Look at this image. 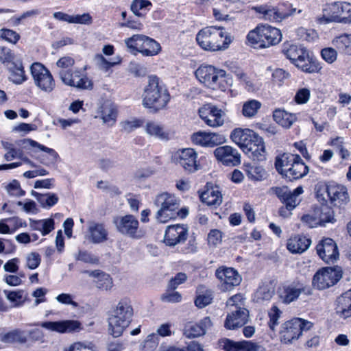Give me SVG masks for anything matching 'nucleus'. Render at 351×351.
<instances>
[{"label":"nucleus","instance_id":"47","mask_svg":"<svg viewBox=\"0 0 351 351\" xmlns=\"http://www.w3.org/2000/svg\"><path fill=\"white\" fill-rule=\"evenodd\" d=\"M143 45V49L141 50V54L143 56H154L159 53L161 51L160 45L154 39L146 36Z\"/></svg>","mask_w":351,"mask_h":351},{"label":"nucleus","instance_id":"56","mask_svg":"<svg viewBox=\"0 0 351 351\" xmlns=\"http://www.w3.org/2000/svg\"><path fill=\"white\" fill-rule=\"evenodd\" d=\"M95 283L96 287L102 291H110L113 287L112 278L106 273L100 274L99 279H97Z\"/></svg>","mask_w":351,"mask_h":351},{"label":"nucleus","instance_id":"20","mask_svg":"<svg viewBox=\"0 0 351 351\" xmlns=\"http://www.w3.org/2000/svg\"><path fill=\"white\" fill-rule=\"evenodd\" d=\"M319 256L326 263H334L339 258L337 243L330 238L322 239L316 247Z\"/></svg>","mask_w":351,"mask_h":351},{"label":"nucleus","instance_id":"37","mask_svg":"<svg viewBox=\"0 0 351 351\" xmlns=\"http://www.w3.org/2000/svg\"><path fill=\"white\" fill-rule=\"evenodd\" d=\"M101 118L103 122L110 126L113 125L117 119L116 106L110 101L104 102L100 108Z\"/></svg>","mask_w":351,"mask_h":351},{"label":"nucleus","instance_id":"42","mask_svg":"<svg viewBox=\"0 0 351 351\" xmlns=\"http://www.w3.org/2000/svg\"><path fill=\"white\" fill-rule=\"evenodd\" d=\"M244 171L247 178L252 181H261L267 177L265 169L260 165H244Z\"/></svg>","mask_w":351,"mask_h":351},{"label":"nucleus","instance_id":"12","mask_svg":"<svg viewBox=\"0 0 351 351\" xmlns=\"http://www.w3.org/2000/svg\"><path fill=\"white\" fill-rule=\"evenodd\" d=\"M114 223L117 231L133 239H139L144 235L143 231L139 228L138 219L132 215L119 216L114 219Z\"/></svg>","mask_w":351,"mask_h":351},{"label":"nucleus","instance_id":"10","mask_svg":"<svg viewBox=\"0 0 351 351\" xmlns=\"http://www.w3.org/2000/svg\"><path fill=\"white\" fill-rule=\"evenodd\" d=\"M324 193L327 194L330 204L337 207H343L350 201L347 188L341 184H329L320 185L317 188V197L319 201H326Z\"/></svg>","mask_w":351,"mask_h":351},{"label":"nucleus","instance_id":"40","mask_svg":"<svg viewBox=\"0 0 351 351\" xmlns=\"http://www.w3.org/2000/svg\"><path fill=\"white\" fill-rule=\"evenodd\" d=\"M0 340L6 343H25L27 341V337L23 330L14 329L6 333L1 334Z\"/></svg>","mask_w":351,"mask_h":351},{"label":"nucleus","instance_id":"23","mask_svg":"<svg viewBox=\"0 0 351 351\" xmlns=\"http://www.w3.org/2000/svg\"><path fill=\"white\" fill-rule=\"evenodd\" d=\"M39 325L47 330L60 333L73 332L82 328L81 323L77 320L44 322Z\"/></svg>","mask_w":351,"mask_h":351},{"label":"nucleus","instance_id":"21","mask_svg":"<svg viewBox=\"0 0 351 351\" xmlns=\"http://www.w3.org/2000/svg\"><path fill=\"white\" fill-rule=\"evenodd\" d=\"M217 160L226 166H237L241 163V154L238 150L229 145L217 147L214 150Z\"/></svg>","mask_w":351,"mask_h":351},{"label":"nucleus","instance_id":"19","mask_svg":"<svg viewBox=\"0 0 351 351\" xmlns=\"http://www.w3.org/2000/svg\"><path fill=\"white\" fill-rule=\"evenodd\" d=\"M274 193L286 205L287 208L293 210L300 202L299 195L303 193V188L300 186L291 191L287 186L273 189Z\"/></svg>","mask_w":351,"mask_h":351},{"label":"nucleus","instance_id":"57","mask_svg":"<svg viewBox=\"0 0 351 351\" xmlns=\"http://www.w3.org/2000/svg\"><path fill=\"white\" fill-rule=\"evenodd\" d=\"M265 147L264 141H263L261 143L256 145L253 150L247 153V155L253 160L263 161L265 159Z\"/></svg>","mask_w":351,"mask_h":351},{"label":"nucleus","instance_id":"50","mask_svg":"<svg viewBox=\"0 0 351 351\" xmlns=\"http://www.w3.org/2000/svg\"><path fill=\"white\" fill-rule=\"evenodd\" d=\"M94 62L100 70L107 71L111 67L120 64L121 58L117 57L114 61L111 62L106 60L101 54H96L94 57Z\"/></svg>","mask_w":351,"mask_h":351},{"label":"nucleus","instance_id":"6","mask_svg":"<svg viewBox=\"0 0 351 351\" xmlns=\"http://www.w3.org/2000/svg\"><path fill=\"white\" fill-rule=\"evenodd\" d=\"M282 39L279 29L269 25H258L247 36L248 43L254 48L264 49L278 44Z\"/></svg>","mask_w":351,"mask_h":351},{"label":"nucleus","instance_id":"26","mask_svg":"<svg viewBox=\"0 0 351 351\" xmlns=\"http://www.w3.org/2000/svg\"><path fill=\"white\" fill-rule=\"evenodd\" d=\"M226 319L224 326L228 330H234L242 327L249 320V311L246 308L241 310H230Z\"/></svg>","mask_w":351,"mask_h":351},{"label":"nucleus","instance_id":"18","mask_svg":"<svg viewBox=\"0 0 351 351\" xmlns=\"http://www.w3.org/2000/svg\"><path fill=\"white\" fill-rule=\"evenodd\" d=\"M191 140L194 145L204 147H214L226 141V138L222 134L204 131H199L193 134Z\"/></svg>","mask_w":351,"mask_h":351},{"label":"nucleus","instance_id":"9","mask_svg":"<svg viewBox=\"0 0 351 351\" xmlns=\"http://www.w3.org/2000/svg\"><path fill=\"white\" fill-rule=\"evenodd\" d=\"M154 204L158 208L156 213V220L160 223H167L176 219V209L180 207V199L173 193L162 192L156 196Z\"/></svg>","mask_w":351,"mask_h":351},{"label":"nucleus","instance_id":"45","mask_svg":"<svg viewBox=\"0 0 351 351\" xmlns=\"http://www.w3.org/2000/svg\"><path fill=\"white\" fill-rule=\"evenodd\" d=\"M152 5L149 0H133L130 5V10L135 16L144 17Z\"/></svg>","mask_w":351,"mask_h":351},{"label":"nucleus","instance_id":"7","mask_svg":"<svg viewBox=\"0 0 351 351\" xmlns=\"http://www.w3.org/2000/svg\"><path fill=\"white\" fill-rule=\"evenodd\" d=\"M322 15L317 17L319 24L339 23H351V3L346 1H337L328 3L322 10Z\"/></svg>","mask_w":351,"mask_h":351},{"label":"nucleus","instance_id":"32","mask_svg":"<svg viewBox=\"0 0 351 351\" xmlns=\"http://www.w3.org/2000/svg\"><path fill=\"white\" fill-rule=\"evenodd\" d=\"M254 134L255 132L252 130L236 128L231 132L230 138L243 149L252 141Z\"/></svg>","mask_w":351,"mask_h":351},{"label":"nucleus","instance_id":"63","mask_svg":"<svg viewBox=\"0 0 351 351\" xmlns=\"http://www.w3.org/2000/svg\"><path fill=\"white\" fill-rule=\"evenodd\" d=\"M26 266L29 269H35L41 262V257L37 252H31L26 256Z\"/></svg>","mask_w":351,"mask_h":351},{"label":"nucleus","instance_id":"61","mask_svg":"<svg viewBox=\"0 0 351 351\" xmlns=\"http://www.w3.org/2000/svg\"><path fill=\"white\" fill-rule=\"evenodd\" d=\"M213 300V294L210 291H206L202 294H199L195 300V305L200 308H204L207 305L210 304Z\"/></svg>","mask_w":351,"mask_h":351},{"label":"nucleus","instance_id":"55","mask_svg":"<svg viewBox=\"0 0 351 351\" xmlns=\"http://www.w3.org/2000/svg\"><path fill=\"white\" fill-rule=\"evenodd\" d=\"M223 233L218 229H212L207 236L208 244L211 247H216L221 243Z\"/></svg>","mask_w":351,"mask_h":351},{"label":"nucleus","instance_id":"39","mask_svg":"<svg viewBox=\"0 0 351 351\" xmlns=\"http://www.w3.org/2000/svg\"><path fill=\"white\" fill-rule=\"evenodd\" d=\"M315 210L319 226H324L328 223H333L336 221L335 213L330 207L324 205L316 208Z\"/></svg>","mask_w":351,"mask_h":351},{"label":"nucleus","instance_id":"34","mask_svg":"<svg viewBox=\"0 0 351 351\" xmlns=\"http://www.w3.org/2000/svg\"><path fill=\"white\" fill-rule=\"evenodd\" d=\"M336 312L343 318L351 317V289L337 298Z\"/></svg>","mask_w":351,"mask_h":351},{"label":"nucleus","instance_id":"64","mask_svg":"<svg viewBox=\"0 0 351 351\" xmlns=\"http://www.w3.org/2000/svg\"><path fill=\"white\" fill-rule=\"evenodd\" d=\"M7 192L12 196L20 197L25 195V191L21 188L19 182L13 180L6 186Z\"/></svg>","mask_w":351,"mask_h":351},{"label":"nucleus","instance_id":"17","mask_svg":"<svg viewBox=\"0 0 351 351\" xmlns=\"http://www.w3.org/2000/svg\"><path fill=\"white\" fill-rule=\"evenodd\" d=\"M215 276L219 280L221 291H228L240 285L241 276L232 267H221L215 271Z\"/></svg>","mask_w":351,"mask_h":351},{"label":"nucleus","instance_id":"30","mask_svg":"<svg viewBox=\"0 0 351 351\" xmlns=\"http://www.w3.org/2000/svg\"><path fill=\"white\" fill-rule=\"evenodd\" d=\"M304 288L302 285L299 283H291L283 287L280 291V297L283 302L289 304L298 298Z\"/></svg>","mask_w":351,"mask_h":351},{"label":"nucleus","instance_id":"8","mask_svg":"<svg viewBox=\"0 0 351 351\" xmlns=\"http://www.w3.org/2000/svg\"><path fill=\"white\" fill-rule=\"evenodd\" d=\"M195 74L199 82L208 88L225 91L227 88L226 73L223 69L210 64H202Z\"/></svg>","mask_w":351,"mask_h":351},{"label":"nucleus","instance_id":"52","mask_svg":"<svg viewBox=\"0 0 351 351\" xmlns=\"http://www.w3.org/2000/svg\"><path fill=\"white\" fill-rule=\"evenodd\" d=\"M63 351H96V346L90 341H77L65 347Z\"/></svg>","mask_w":351,"mask_h":351},{"label":"nucleus","instance_id":"35","mask_svg":"<svg viewBox=\"0 0 351 351\" xmlns=\"http://www.w3.org/2000/svg\"><path fill=\"white\" fill-rule=\"evenodd\" d=\"M311 240L305 236L297 235L289 239L287 249L292 253H302L311 245Z\"/></svg>","mask_w":351,"mask_h":351},{"label":"nucleus","instance_id":"49","mask_svg":"<svg viewBox=\"0 0 351 351\" xmlns=\"http://www.w3.org/2000/svg\"><path fill=\"white\" fill-rule=\"evenodd\" d=\"M82 73L80 71H71L69 70L60 71L59 75L62 82L70 86L75 87L77 80L80 77Z\"/></svg>","mask_w":351,"mask_h":351},{"label":"nucleus","instance_id":"59","mask_svg":"<svg viewBox=\"0 0 351 351\" xmlns=\"http://www.w3.org/2000/svg\"><path fill=\"white\" fill-rule=\"evenodd\" d=\"M14 53L12 51L6 47H0V62L7 66H10L12 62H14Z\"/></svg>","mask_w":351,"mask_h":351},{"label":"nucleus","instance_id":"13","mask_svg":"<svg viewBox=\"0 0 351 351\" xmlns=\"http://www.w3.org/2000/svg\"><path fill=\"white\" fill-rule=\"evenodd\" d=\"M342 278L341 267L323 268L314 275L313 285L318 289H325L335 285Z\"/></svg>","mask_w":351,"mask_h":351},{"label":"nucleus","instance_id":"38","mask_svg":"<svg viewBox=\"0 0 351 351\" xmlns=\"http://www.w3.org/2000/svg\"><path fill=\"white\" fill-rule=\"evenodd\" d=\"M273 117L278 124L285 128H289L297 119L296 114L281 109L276 110Z\"/></svg>","mask_w":351,"mask_h":351},{"label":"nucleus","instance_id":"2","mask_svg":"<svg viewBox=\"0 0 351 351\" xmlns=\"http://www.w3.org/2000/svg\"><path fill=\"white\" fill-rule=\"evenodd\" d=\"M196 40L202 49L210 51L225 50L232 42L231 36L224 28L216 26L201 29L196 36Z\"/></svg>","mask_w":351,"mask_h":351},{"label":"nucleus","instance_id":"14","mask_svg":"<svg viewBox=\"0 0 351 351\" xmlns=\"http://www.w3.org/2000/svg\"><path fill=\"white\" fill-rule=\"evenodd\" d=\"M35 85L41 90L50 93L55 88V82L49 71L39 62H34L30 67Z\"/></svg>","mask_w":351,"mask_h":351},{"label":"nucleus","instance_id":"1","mask_svg":"<svg viewBox=\"0 0 351 351\" xmlns=\"http://www.w3.org/2000/svg\"><path fill=\"white\" fill-rule=\"evenodd\" d=\"M170 100V95L166 87L160 82L156 75L148 78V84L144 89L142 104L145 108L158 112L166 108Z\"/></svg>","mask_w":351,"mask_h":351},{"label":"nucleus","instance_id":"46","mask_svg":"<svg viewBox=\"0 0 351 351\" xmlns=\"http://www.w3.org/2000/svg\"><path fill=\"white\" fill-rule=\"evenodd\" d=\"M230 8L227 5L221 4L218 1L215 3L213 8V15L215 20L218 21H232V17L229 14Z\"/></svg>","mask_w":351,"mask_h":351},{"label":"nucleus","instance_id":"60","mask_svg":"<svg viewBox=\"0 0 351 351\" xmlns=\"http://www.w3.org/2000/svg\"><path fill=\"white\" fill-rule=\"evenodd\" d=\"M245 300L242 294H236L228 300L227 306L232 308L231 310H241L245 308Z\"/></svg>","mask_w":351,"mask_h":351},{"label":"nucleus","instance_id":"44","mask_svg":"<svg viewBox=\"0 0 351 351\" xmlns=\"http://www.w3.org/2000/svg\"><path fill=\"white\" fill-rule=\"evenodd\" d=\"M274 287L271 283L261 285L254 294V300L257 302L269 300L274 294Z\"/></svg>","mask_w":351,"mask_h":351},{"label":"nucleus","instance_id":"15","mask_svg":"<svg viewBox=\"0 0 351 351\" xmlns=\"http://www.w3.org/2000/svg\"><path fill=\"white\" fill-rule=\"evenodd\" d=\"M202 120L209 127L219 128L226 121V114L222 109L212 104L203 105L198 110Z\"/></svg>","mask_w":351,"mask_h":351},{"label":"nucleus","instance_id":"5","mask_svg":"<svg viewBox=\"0 0 351 351\" xmlns=\"http://www.w3.org/2000/svg\"><path fill=\"white\" fill-rule=\"evenodd\" d=\"M282 53L298 69L305 73H318L322 67L312 57L308 51L300 45L285 43L283 44Z\"/></svg>","mask_w":351,"mask_h":351},{"label":"nucleus","instance_id":"11","mask_svg":"<svg viewBox=\"0 0 351 351\" xmlns=\"http://www.w3.org/2000/svg\"><path fill=\"white\" fill-rule=\"evenodd\" d=\"M312 327V322L301 318H295L286 322L282 324L280 330L281 341L285 343H291L301 336L303 330H308Z\"/></svg>","mask_w":351,"mask_h":351},{"label":"nucleus","instance_id":"29","mask_svg":"<svg viewBox=\"0 0 351 351\" xmlns=\"http://www.w3.org/2000/svg\"><path fill=\"white\" fill-rule=\"evenodd\" d=\"M212 326L209 317H206L198 323H189L185 326L184 335L189 338H195L204 335Z\"/></svg>","mask_w":351,"mask_h":351},{"label":"nucleus","instance_id":"36","mask_svg":"<svg viewBox=\"0 0 351 351\" xmlns=\"http://www.w3.org/2000/svg\"><path fill=\"white\" fill-rule=\"evenodd\" d=\"M332 44L341 54L351 56V34H340L332 40Z\"/></svg>","mask_w":351,"mask_h":351},{"label":"nucleus","instance_id":"48","mask_svg":"<svg viewBox=\"0 0 351 351\" xmlns=\"http://www.w3.org/2000/svg\"><path fill=\"white\" fill-rule=\"evenodd\" d=\"M32 194L44 208L53 206L57 204L59 199L58 195L55 193H48L46 194H40L33 191Z\"/></svg>","mask_w":351,"mask_h":351},{"label":"nucleus","instance_id":"27","mask_svg":"<svg viewBox=\"0 0 351 351\" xmlns=\"http://www.w3.org/2000/svg\"><path fill=\"white\" fill-rule=\"evenodd\" d=\"M88 233V239L94 244L101 243L108 240V232L102 223L89 221Z\"/></svg>","mask_w":351,"mask_h":351},{"label":"nucleus","instance_id":"54","mask_svg":"<svg viewBox=\"0 0 351 351\" xmlns=\"http://www.w3.org/2000/svg\"><path fill=\"white\" fill-rule=\"evenodd\" d=\"M4 293L8 300L12 303L14 306H19L24 302V291L23 290L5 291Z\"/></svg>","mask_w":351,"mask_h":351},{"label":"nucleus","instance_id":"33","mask_svg":"<svg viewBox=\"0 0 351 351\" xmlns=\"http://www.w3.org/2000/svg\"><path fill=\"white\" fill-rule=\"evenodd\" d=\"M145 130L149 136L161 141H167L169 134L165 130L164 126L154 121H149L145 125Z\"/></svg>","mask_w":351,"mask_h":351},{"label":"nucleus","instance_id":"22","mask_svg":"<svg viewBox=\"0 0 351 351\" xmlns=\"http://www.w3.org/2000/svg\"><path fill=\"white\" fill-rule=\"evenodd\" d=\"M188 234V228L184 225L168 226L164 236V243L170 247L176 246L185 241Z\"/></svg>","mask_w":351,"mask_h":351},{"label":"nucleus","instance_id":"25","mask_svg":"<svg viewBox=\"0 0 351 351\" xmlns=\"http://www.w3.org/2000/svg\"><path fill=\"white\" fill-rule=\"evenodd\" d=\"M221 346L225 351H265L264 347L250 341H234L224 339Z\"/></svg>","mask_w":351,"mask_h":351},{"label":"nucleus","instance_id":"16","mask_svg":"<svg viewBox=\"0 0 351 351\" xmlns=\"http://www.w3.org/2000/svg\"><path fill=\"white\" fill-rule=\"evenodd\" d=\"M198 154L193 148H184L177 151L173 156L174 162L189 173H194L200 168L197 162Z\"/></svg>","mask_w":351,"mask_h":351},{"label":"nucleus","instance_id":"51","mask_svg":"<svg viewBox=\"0 0 351 351\" xmlns=\"http://www.w3.org/2000/svg\"><path fill=\"white\" fill-rule=\"evenodd\" d=\"M261 107V103L255 99H251L245 102L243 105L242 113L245 117H254Z\"/></svg>","mask_w":351,"mask_h":351},{"label":"nucleus","instance_id":"58","mask_svg":"<svg viewBox=\"0 0 351 351\" xmlns=\"http://www.w3.org/2000/svg\"><path fill=\"white\" fill-rule=\"evenodd\" d=\"M0 38L10 43L16 44L20 39V35L12 29L2 28L0 29Z\"/></svg>","mask_w":351,"mask_h":351},{"label":"nucleus","instance_id":"31","mask_svg":"<svg viewBox=\"0 0 351 351\" xmlns=\"http://www.w3.org/2000/svg\"><path fill=\"white\" fill-rule=\"evenodd\" d=\"M7 68L9 73L8 79L12 83L21 84L27 80V76L22 62H12Z\"/></svg>","mask_w":351,"mask_h":351},{"label":"nucleus","instance_id":"41","mask_svg":"<svg viewBox=\"0 0 351 351\" xmlns=\"http://www.w3.org/2000/svg\"><path fill=\"white\" fill-rule=\"evenodd\" d=\"M145 37L146 36L143 34H135L125 39V43L128 51L134 55H136L137 53H141Z\"/></svg>","mask_w":351,"mask_h":351},{"label":"nucleus","instance_id":"24","mask_svg":"<svg viewBox=\"0 0 351 351\" xmlns=\"http://www.w3.org/2000/svg\"><path fill=\"white\" fill-rule=\"evenodd\" d=\"M201 201L208 206H219L222 203V194L219 187L207 184L202 191H198Z\"/></svg>","mask_w":351,"mask_h":351},{"label":"nucleus","instance_id":"62","mask_svg":"<svg viewBox=\"0 0 351 351\" xmlns=\"http://www.w3.org/2000/svg\"><path fill=\"white\" fill-rule=\"evenodd\" d=\"M311 97V90L308 88H299L294 97V101L298 104H306Z\"/></svg>","mask_w":351,"mask_h":351},{"label":"nucleus","instance_id":"4","mask_svg":"<svg viewBox=\"0 0 351 351\" xmlns=\"http://www.w3.org/2000/svg\"><path fill=\"white\" fill-rule=\"evenodd\" d=\"M134 311L127 300H120L111 311L108 319V332L114 337H120L132 322Z\"/></svg>","mask_w":351,"mask_h":351},{"label":"nucleus","instance_id":"3","mask_svg":"<svg viewBox=\"0 0 351 351\" xmlns=\"http://www.w3.org/2000/svg\"><path fill=\"white\" fill-rule=\"evenodd\" d=\"M275 167L278 172L290 181L304 177L309 171L300 156L284 154L276 158Z\"/></svg>","mask_w":351,"mask_h":351},{"label":"nucleus","instance_id":"53","mask_svg":"<svg viewBox=\"0 0 351 351\" xmlns=\"http://www.w3.org/2000/svg\"><path fill=\"white\" fill-rule=\"evenodd\" d=\"M21 142L23 143V144H27L33 147H37L39 149L47 152V154H49V156L51 158V160L53 161H56L58 158V154H57V152L55 150H53V149L49 148L47 147H45L32 139L26 138V139H23Z\"/></svg>","mask_w":351,"mask_h":351},{"label":"nucleus","instance_id":"43","mask_svg":"<svg viewBox=\"0 0 351 351\" xmlns=\"http://www.w3.org/2000/svg\"><path fill=\"white\" fill-rule=\"evenodd\" d=\"M29 226L32 230L40 231L45 236L54 229V221L51 218L43 220L30 219Z\"/></svg>","mask_w":351,"mask_h":351},{"label":"nucleus","instance_id":"28","mask_svg":"<svg viewBox=\"0 0 351 351\" xmlns=\"http://www.w3.org/2000/svg\"><path fill=\"white\" fill-rule=\"evenodd\" d=\"M253 10L262 14V17L265 20L272 22H279L289 16L286 12H280L277 8L269 5L256 6L253 8Z\"/></svg>","mask_w":351,"mask_h":351}]
</instances>
